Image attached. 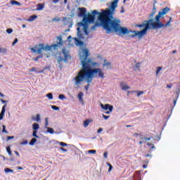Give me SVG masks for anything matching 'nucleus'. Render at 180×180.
I'll list each match as a JSON object with an SVG mask.
<instances>
[{
  "label": "nucleus",
  "instance_id": "obj_1",
  "mask_svg": "<svg viewBox=\"0 0 180 180\" xmlns=\"http://www.w3.org/2000/svg\"><path fill=\"white\" fill-rule=\"evenodd\" d=\"M82 69L78 72L77 76L73 79L75 81V85H77L79 88V85L86 79V82H90L94 78H105V73L101 68H92V67H96L99 65V63L96 62H92V60L89 59L87 60L81 61Z\"/></svg>",
  "mask_w": 180,
  "mask_h": 180
},
{
  "label": "nucleus",
  "instance_id": "obj_2",
  "mask_svg": "<svg viewBox=\"0 0 180 180\" xmlns=\"http://www.w3.org/2000/svg\"><path fill=\"white\" fill-rule=\"evenodd\" d=\"M101 13H102V12L99 13L96 10H94L91 12V14H86L84 18H83L82 22H78L79 27H83L84 32L86 36L89 34V32H88L87 23H94V22H95L96 15H98V20H99L101 25L104 29V30L107 32V33L115 32V33H118L119 36H120V34H122V32H120V29L118 26L115 27V25H112L110 22H106L105 19L101 18Z\"/></svg>",
  "mask_w": 180,
  "mask_h": 180
},
{
  "label": "nucleus",
  "instance_id": "obj_3",
  "mask_svg": "<svg viewBox=\"0 0 180 180\" xmlns=\"http://www.w3.org/2000/svg\"><path fill=\"white\" fill-rule=\"evenodd\" d=\"M162 15L158 13V14L155 17V22H153V19H149L148 20H144L141 24L135 25V27H139V29H142L141 31H131V33L133 34L131 35V37L134 39V37H138L139 40H141L146 34H147V32L149 29H151V26L153 29H161L162 27H167V26H171V22H172V17H170L167 23L164 24L160 20Z\"/></svg>",
  "mask_w": 180,
  "mask_h": 180
},
{
  "label": "nucleus",
  "instance_id": "obj_4",
  "mask_svg": "<svg viewBox=\"0 0 180 180\" xmlns=\"http://www.w3.org/2000/svg\"><path fill=\"white\" fill-rule=\"evenodd\" d=\"M118 2L119 0H114L111 3L110 8H107L105 11H102V13H101V17L100 18L104 19L105 22H110L111 25L115 26V27L118 26L120 29V33H122V34H126L129 33V30L127 27H123L120 25V19L116 18H113V15H115V11H116V8H117Z\"/></svg>",
  "mask_w": 180,
  "mask_h": 180
},
{
  "label": "nucleus",
  "instance_id": "obj_5",
  "mask_svg": "<svg viewBox=\"0 0 180 180\" xmlns=\"http://www.w3.org/2000/svg\"><path fill=\"white\" fill-rule=\"evenodd\" d=\"M56 60L59 65V68L60 70L64 65V63H68L71 60V55L70 54V51L65 48H63L61 52H58L56 56Z\"/></svg>",
  "mask_w": 180,
  "mask_h": 180
},
{
  "label": "nucleus",
  "instance_id": "obj_6",
  "mask_svg": "<svg viewBox=\"0 0 180 180\" xmlns=\"http://www.w3.org/2000/svg\"><path fill=\"white\" fill-rule=\"evenodd\" d=\"M39 47L37 50V54H40V56H37L34 58V60L39 61L40 58H43V51H51V49H53V50H56V47H57V45H46L44 46V44H39Z\"/></svg>",
  "mask_w": 180,
  "mask_h": 180
},
{
  "label": "nucleus",
  "instance_id": "obj_7",
  "mask_svg": "<svg viewBox=\"0 0 180 180\" xmlns=\"http://www.w3.org/2000/svg\"><path fill=\"white\" fill-rule=\"evenodd\" d=\"M79 13L77 14V16L79 18H85L86 16V8L84 7H79L78 8Z\"/></svg>",
  "mask_w": 180,
  "mask_h": 180
},
{
  "label": "nucleus",
  "instance_id": "obj_8",
  "mask_svg": "<svg viewBox=\"0 0 180 180\" xmlns=\"http://www.w3.org/2000/svg\"><path fill=\"white\" fill-rule=\"evenodd\" d=\"M101 106L102 109H104V110H108L105 113H109L110 112H112L113 110L112 105L110 104H105V105L101 104Z\"/></svg>",
  "mask_w": 180,
  "mask_h": 180
},
{
  "label": "nucleus",
  "instance_id": "obj_9",
  "mask_svg": "<svg viewBox=\"0 0 180 180\" xmlns=\"http://www.w3.org/2000/svg\"><path fill=\"white\" fill-rule=\"evenodd\" d=\"M49 126V118H45V129H47V132L50 134H54V129L53 128L47 127Z\"/></svg>",
  "mask_w": 180,
  "mask_h": 180
},
{
  "label": "nucleus",
  "instance_id": "obj_10",
  "mask_svg": "<svg viewBox=\"0 0 180 180\" xmlns=\"http://www.w3.org/2000/svg\"><path fill=\"white\" fill-rule=\"evenodd\" d=\"M83 56L84 58L81 61H88V60H91L88 58V57H89V51L87 49H83Z\"/></svg>",
  "mask_w": 180,
  "mask_h": 180
},
{
  "label": "nucleus",
  "instance_id": "obj_11",
  "mask_svg": "<svg viewBox=\"0 0 180 180\" xmlns=\"http://www.w3.org/2000/svg\"><path fill=\"white\" fill-rule=\"evenodd\" d=\"M103 68H105V70H112V63L108 62V60L105 59Z\"/></svg>",
  "mask_w": 180,
  "mask_h": 180
},
{
  "label": "nucleus",
  "instance_id": "obj_12",
  "mask_svg": "<svg viewBox=\"0 0 180 180\" xmlns=\"http://www.w3.org/2000/svg\"><path fill=\"white\" fill-rule=\"evenodd\" d=\"M57 41L56 44H53V46H56V47H58V46H63V37L61 35H60L59 37H56Z\"/></svg>",
  "mask_w": 180,
  "mask_h": 180
},
{
  "label": "nucleus",
  "instance_id": "obj_13",
  "mask_svg": "<svg viewBox=\"0 0 180 180\" xmlns=\"http://www.w3.org/2000/svg\"><path fill=\"white\" fill-rule=\"evenodd\" d=\"M136 136H140V139L141 140H146V141H150V140H151V139L153 138V136H148V135L146 134L143 136L141 135V134H136Z\"/></svg>",
  "mask_w": 180,
  "mask_h": 180
},
{
  "label": "nucleus",
  "instance_id": "obj_14",
  "mask_svg": "<svg viewBox=\"0 0 180 180\" xmlns=\"http://www.w3.org/2000/svg\"><path fill=\"white\" fill-rule=\"evenodd\" d=\"M120 86L121 89H122V91H127V89H129L130 88L129 85H127L126 83L123 82L120 83Z\"/></svg>",
  "mask_w": 180,
  "mask_h": 180
},
{
  "label": "nucleus",
  "instance_id": "obj_15",
  "mask_svg": "<svg viewBox=\"0 0 180 180\" xmlns=\"http://www.w3.org/2000/svg\"><path fill=\"white\" fill-rule=\"evenodd\" d=\"M169 12V8L166 7L163 8L161 11H159L158 13L164 16V15H167Z\"/></svg>",
  "mask_w": 180,
  "mask_h": 180
},
{
  "label": "nucleus",
  "instance_id": "obj_16",
  "mask_svg": "<svg viewBox=\"0 0 180 180\" xmlns=\"http://www.w3.org/2000/svg\"><path fill=\"white\" fill-rule=\"evenodd\" d=\"M92 122H94V120H92V118L84 120L83 122L84 127H88V126H89V123H92Z\"/></svg>",
  "mask_w": 180,
  "mask_h": 180
},
{
  "label": "nucleus",
  "instance_id": "obj_17",
  "mask_svg": "<svg viewBox=\"0 0 180 180\" xmlns=\"http://www.w3.org/2000/svg\"><path fill=\"white\" fill-rule=\"evenodd\" d=\"M77 37H79V39L84 40L85 37H84V34L81 33V28H79V27H77Z\"/></svg>",
  "mask_w": 180,
  "mask_h": 180
},
{
  "label": "nucleus",
  "instance_id": "obj_18",
  "mask_svg": "<svg viewBox=\"0 0 180 180\" xmlns=\"http://www.w3.org/2000/svg\"><path fill=\"white\" fill-rule=\"evenodd\" d=\"M74 40H75L77 46H84V41L78 39V38H74Z\"/></svg>",
  "mask_w": 180,
  "mask_h": 180
},
{
  "label": "nucleus",
  "instance_id": "obj_19",
  "mask_svg": "<svg viewBox=\"0 0 180 180\" xmlns=\"http://www.w3.org/2000/svg\"><path fill=\"white\" fill-rule=\"evenodd\" d=\"M35 19H37V15H31L27 19V22H33V20H35Z\"/></svg>",
  "mask_w": 180,
  "mask_h": 180
},
{
  "label": "nucleus",
  "instance_id": "obj_20",
  "mask_svg": "<svg viewBox=\"0 0 180 180\" xmlns=\"http://www.w3.org/2000/svg\"><path fill=\"white\" fill-rule=\"evenodd\" d=\"M37 6V11H43L44 9V4H38Z\"/></svg>",
  "mask_w": 180,
  "mask_h": 180
},
{
  "label": "nucleus",
  "instance_id": "obj_21",
  "mask_svg": "<svg viewBox=\"0 0 180 180\" xmlns=\"http://www.w3.org/2000/svg\"><path fill=\"white\" fill-rule=\"evenodd\" d=\"M32 129L34 131H37V130H39L40 129V126L37 123H34L32 125Z\"/></svg>",
  "mask_w": 180,
  "mask_h": 180
},
{
  "label": "nucleus",
  "instance_id": "obj_22",
  "mask_svg": "<svg viewBox=\"0 0 180 180\" xmlns=\"http://www.w3.org/2000/svg\"><path fill=\"white\" fill-rule=\"evenodd\" d=\"M130 92H136V94H137V96H140L141 95H143V94H144L143 91H128V94H130Z\"/></svg>",
  "mask_w": 180,
  "mask_h": 180
},
{
  "label": "nucleus",
  "instance_id": "obj_23",
  "mask_svg": "<svg viewBox=\"0 0 180 180\" xmlns=\"http://www.w3.org/2000/svg\"><path fill=\"white\" fill-rule=\"evenodd\" d=\"M82 96H84V93L80 91L79 94L77 95V98L80 102H82L84 100L82 99Z\"/></svg>",
  "mask_w": 180,
  "mask_h": 180
},
{
  "label": "nucleus",
  "instance_id": "obj_24",
  "mask_svg": "<svg viewBox=\"0 0 180 180\" xmlns=\"http://www.w3.org/2000/svg\"><path fill=\"white\" fill-rule=\"evenodd\" d=\"M36 141H37V139L36 138H32L30 141V146H34Z\"/></svg>",
  "mask_w": 180,
  "mask_h": 180
},
{
  "label": "nucleus",
  "instance_id": "obj_25",
  "mask_svg": "<svg viewBox=\"0 0 180 180\" xmlns=\"http://www.w3.org/2000/svg\"><path fill=\"white\" fill-rule=\"evenodd\" d=\"M0 53H4V54L8 53V49L1 48V46H0Z\"/></svg>",
  "mask_w": 180,
  "mask_h": 180
},
{
  "label": "nucleus",
  "instance_id": "obj_26",
  "mask_svg": "<svg viewBox=\"0 0 180 180\" xmlns=\"http://www.w3.org/2000/svg\"><path fill=\"white\" fill-rule=\"evenodd\" d=\"M11 4L12 5H20V3H19L18 1H16L15 0H11Z\"/></svg>",
  "mask_w": 180,
  "mask_h": 180
},
{
  "label": "nucleus",
  "instance_id": "obj_27",
  "mask_svg": "<svg viewBox=\"0 0 180 180\" xmlns=\"http://www.w3.org/2000/svg\"><path fill=\"white\" fill-rule=\"evenodd\" d=\"M4 172H6V174H8L9 172H13V169H11L9 168H6V169H4Z\"/></svg>",
  "mask_w": 180,
  "mask_h": 180
},
{
  "label": "nucleus",
  "instance_id": "obj_28",
  "mask_svg": "<svg viewBox=\"0 0 180 180\" xmlns=\"http://www.w3.org/2000/svg\"><path fill=\"white\" fill-rule=\"evenodd\" d=\"M8 106V105L5 104L3 107H2V110L1 113H5L6 110V107Z\"/></svg>",
  "mask_w": 180,
  "mask_h": 180
},
{
  "label": "nucleus",
  "instance_id": "obj_29",
  "mask_svg": "<svg viewBox=\"0 0 180 180\" xmlns=\"http://www.w3.org/2000/svg\"><path fill=\"white\" fill-rule=\"evenodd\" d=\"M6 151H7L8 155H12V150H11L10 147L6 148Z\"/></svg>",
  "mask_w": 180,
  "mask_h": 180
},
{
  "label": "nucleus",
  "instance_id": "obj_30",
  "mask_svg": "<svg viewBox=\"0 0 180 180\" xmlns=\"http://www.w3.org/2000/svg\"><path fill=\"white\" fill-rule=\"evenodd\" d=\"M32 136L36 137V139H39V136H37V131H33Z\"/></svg>",
  "mask_w": 180,
  "mask_h": 180
},
{
  "label": "nucleus",
  "instance_id": "obj_31",
  "mask_svg": "<svg viewBox=\"0 0 180 180\" xmlns=\"http://www.w3.org/2000/svg\"><path fill=\"white\" fill-rule=\"evenodd\" d=\"M46 98H48L50 100L53 99V94L49 93L48 94H46Z\"/></svg>",
  "mask_w": 180,
  "mask_h": 180
},
{
  "label": "nucleus",
  "instance_id": "obj_32",
  "mask_svg": "<svg viewBox=\"0 0 180 180\" xmlns=\"http://www.w3.org/2000/svg\"><path fill=\"white\" fill-rule=\"evenodd\" d=\"M58 98L60 99V101H63V99H65V96L64 94H60Z\"/></svg>",
  "mask_w": 180,
  "mask_h": 180
},
{
  "label": "nucleus",
  "instance_id": "obj_33",
  "mask_svg": "<svg viewBox=\"0 0 180 180\" xmlns=\"http://www.w3.org/2000/svg\"><path fill=\"white\" fill-rule=\"evenodd\" d=\"M160 70H162V67H158L156 70V75H158L160 74Z\"/></svg>",
  "mask_w": 180,
  "mask_h": 180
},
{
  "label": "nucleus",
  "instance_id": "obj_34",
  "mask_svg": "<svg viewBox=\"0 0 180 180\" xmlns=\"http://www.w3.org/2000/svg\"><path fill=\"white\" fill-rule=\"evenodd\" d=\"M134 67V68H140L141 67V63H137Z\"/></svg>",
  "mask_w": 180,
  "mask_h": 180
},
{
  "label": "nucleus",
  "instance_id": "obj_35",
  "mask_svg": "<svg viewBox=\"0 0 180 180\" xmlns=\"http://www.w3.org/2000/svg\"><path fill=\"white\" fill-rule=\"evenodd\" d=\"M2 127H3L2 133H6V134H8V131H6V126L3 125Z\"/></svg>",
  "mask_w": 180,
  "mask_h": 180
},
{
  "label": "nucleus",
  "instance_id": "obj_36",
  "mask_svg": "<svg viewBox=\"0 0 180 180\" xmlns=\"http://www.w3.org/2000/svg\"><path fill=\"white\" fill-rule=\"evenodd\" d=\"M13 32V30H12V28H8L6 30V33H8V34H11V33H12Z\"/></svg>",
  "mask_w": 180,
  "mask_h": 180
},
{
  "label": "nucleus",
  "instance_id": "obj_37",
  "mask_svg": "<svg viewBox=\"0 0 180 180\" xmlns=\"http://www.w3.org/2000/svg\"><path fill=\"white\" fill-rule=\"evenodd\" d=\"M27 143H29L27 141V140H24L22 142H21L20 144V146H26V144H27Z\"/></svg>",
  "mask_w": 180,
  "mask_h": 180
},
{
  "label": "nucleus",
  "instance_id": "obj_38",
  "mask_svg": "<svg viewBox=\"0 0 180 180\" xmlns=\"http://www.w3.org/2000/svg\"><path fill=\"white\" fill-rule=\"evenodd\" d=\"M89 154H96V150H88Z\"/></svg>",
  "mask_w": 180,
  "mask_h": 180
},
{
  "label": "nucleus",
  "instance_id": "obj_39",
  "mask_svg": "<svg viewBox=\"0 0 180 180\" xmlns=\"http://www.w3.org/2000/svg\"><path fill=\"white\" fill-rule=\"evenodd\" d=\"M51 108L53 109V110H60V108L56 105H52Z\"/></svg>",
  "mask_w": 180,
  "mask_h": 180
},
{
  "label": "nucleus",
  "instance_id": "obj_40",
  "mask_svg": "<svg viewBox=\"0 0 180 180\" xmlns=\"http://www.w3.org/2000/svg\"><path fill=\"white\" fill-rule=\"evenodd\" d=\"M60 146H61L62 147H67V146H68L67 143H64V142H60L59 143Z\"/></svg>",
  "mask_w": 180,
  "mask_h": 180
},
{
  "label": "nucleus",
  "instance_id": "obj_41",
  "mask_svg": "<svg viewBox=\"0 0 180 180\" xmlns=\"http://www.w3.org/2000/svg\"><path fill=\"white\" fill-rule=\"evenodd\" d=\"M36 122H39L40 121V115L37 114L36 117H35Z\"/></svg>",
  "mask_w": 180,
  "mask_h": 180
},
{
  "label": "nucleus",
  "instance_id": "obj_42",
  "mask_svg": "<svg viewBox=\"0 0 180 180\" xmlns=\"http://www.w3.org/2000/svg\"><path fill=\"white\" fill-rule=\"evenodd\" d=\"M13 139H15L14 136H7V141H9V140H13Z\"/></svg>",
  "mask_w": 180,
  "mask_h": 180
},
{
  "label": "nucleus",
  "instance_id": "obj_43",
  "mask_svg": "<svg viewBox=\"0 0 180 180\" xmlns=\"http://www.w3.org/2000/svg\"><path fill=\"white\" fill-rule=\"evenodd\" d=\"M108 165L109 166L108 172H110V171H112V168H113V166H112L110 163H108Z\"/></svg>",
  "mask_w": 180,
  "mask_h": 180
},
{
  "label": "nucleus",
  "instance_id": "obj_44",
  "mask_svg": "<svg viewBox=\"0 0 180 180\" xmlns=\"http://www.w3.org/2000/svg\"><path fill=\"white\" fill-rule=\"evenodd\" d=\"M147 146H148V147H150L151 149L155 148L154 145L150 143H148Z\"/></svg>",
  "mask_w": 180,
  "mask_h": 180
},
{
  "label": "nucleus",
  "instance_id": "obj_45",
  "mask_svg": "<svg viewBox=\"0 0 180 180\" xmlns=\"http://www.w3.org/2000/svg\"><path fill=\"white\" fill-rule=\"evenodd\" d=\"M37 70V68H32L30 69V72H36Z\"/></svg>",
  "mask_w": 180,
  "mask_h": 180
},
{
  "label": "nucleus",
  "instance_id": "obj_46",
  "mask_svg": "<svg viewBox=\"0 0 180 180\" xmlns=\"http://www.w3.org/2000/svg\"><path fill=\"white\" fill-rule=\"evenodd\" d=\"M18 38H15V39H14V41L13 42V46H15V44H16V43H18Z\"/></svg>",
  "mask_w": 180,
  "mask_h": 180
},
{
  "label": "nucleus",
  "instance_id": "obj_47",
  "mask_svg": "<svg viewBox=\"0 0 180 180\" xmlns=\"http://www.w3.org/2000/svg\"><path fill=\"white\" fill-rule=\"evenodd\" d=\"M4 116H5V113H0V120H2V119H4Z\"/></svg>",
  "mask_w": 180,
  "mask_h": 180
},
{
  "label": "nucleus",
  "instance_id": "obj_48",
  "mask_svg": "<svg viewBox=\"0 0 180 180\" xmlns=\"http://www.w3.org/2000/svg\"><path fill=\"white\" fill-rule=\"evenodd\" d=\"M102 131H103V129L99 128L97 131V133L99 134L100 133H102Z\"/></svg>",
  "mask_w": 180,
  "mask_h": 180
},
{
  "label": "nucleus",
  "instance_id": "obj_49",
  "mask_svg": "<svg viewBox=\"0 0 180 180\" xmlns=\"http://www.w3.org/2000/svg\"><path fill=\"white\" fill-rule=\"evenodd\" d=\"M60 150H61V151H63V153H67V149H65V148H64L63 147H60Z\"/></svg>",
  "mask_w": 180,
  "mask_h": 180
},
{
  "label": "nucleus",
  "instance_id": "obj_50",
  "mask_svg": "<svg viewBox=\"0 0 180 180\" xmlns=\"http://www.w3.org/2000/svg\"><path fill=\"white\" fill-rule=\"evenodd\" d=\"M167 88H168L169 89H171V88H172V83L167 84Z\"/></svg>",
  "mask_w": 180,
  "mask_h": 180
},
{
  "label": "nucleus",
  "instance_id": "obj_51",
  "mask_svg": "<svg viewBox=\"0 0 180 180\" xmlns=\"http://www.w3.org/2000/svg\"><path fill=\"white\" fill-rule=\"evenodd\" d=\"M103 117L105 120H108V119H109V117H110V116H106L105 115L103 114Z\"/></svg>",
  "mask_w": 180,
  "mask_h": 180
},
{
  "label": "nucleus",
  "instance_id": "obj_52",
  "mask_svg": "<svg viewBox=\"0 0 180 180\" xmlns=\"http://www.w3.org/2000/svg\"><path fill=\"white\" fill-rule=\"evenodd\" d=\"M84 89L86 91H88V89H89V84H88L86 86H84Z\"/></svg>",
  "mask_w": 180,
  "mask_h": 180
},
{
  "label": "nucleus",
  "instance_id": "obj_53",
  "mask_svg": "<svg viewBox=\"0 0 180 180\" xmlns=\"http://www.w3.org/2000/svg\"><path fill=\"white\" fill-rule=\"evenodd\" d=\"M104 158H108V152H105L103 154Z\"/></svg>",
  "mask_w": 180,
  "mask_h": 180
},
{
  "label": "nucleus",
  "instance_id": "obj_54",
  "mask_svg": "<svg viewBox=\"0 0 180 180\" xmlns=\"http://www.w3.org/2000/svg\"><path fill=\"white\" fill-rule=\"evenodd\" d=\"M14 153H15V155H18V157H20V155L19 154V152L15 150Z\"/></svg>",
  "mask_w": 180,
  "mask_h": 180
},
{
  "label": "nucleus",
  "instance_id": "obj_55",
  "mask_svg": "<svg viewBox=\"0 0 180 180\" xmlns=\"http://www.w3.org/2000/svg\"><path fill=\"white\" fill-rule=\"evenodd\" d=\"M0 101H1V103H8L7 101H5L4 99H1Z\"/></svg>",
  "mask_w": 180,
  "mask_h": 180
},
{
  "label": "nucleus",
  "instance_id": "obj_56",
  "mask_svg": "<svg viewBox=\"0 0 180 180\" xmlns=\"http://www.w3.org/2000/svg\"><path fill=\"white\" fill-rule=\"evenodd\" d=\"M53 4H58V2H60V0H53Z\"/></svg>",
  "mask_w": 180,
  "mask_h": 180
},
{
  "label": "nucleus",
  "instance_id": "obj_57",
  "mask_svg": "<svg viewBox=\"0 0 180 180\" xmlns=\"http://www.w3.org/2000/svg\"><path fill=\"white\" fill-rule=\"evenodd\" d=\"M96 27V25H94L93 27H91V30H95Z\"/></svg>",
  "mask_w": 180,
  "mask_h": 180
},
{
  "label": "nucleus",
  "instance_id": "obj_58",
  "mask_svg": "<svg viewBox=\"0 0 180 180\" xmlns=\"http://www.w3.org/2000/svg\"><path fill=\"white\" fill-rule=\"evenodd\" d=\"M176 53H178V51L176 50H174V51H172V54H175Z\"/></svg>",
  "mask_w": 180,
  "mask_h": 180
},
{
  "label": "nucleus",
  "instance_id": "obj_59",
  "mask_svg": "<svg viewBox=\"0 0 180 180\" xmlns=\"http://www.w3.org/2000/svg\"><path fill=\"white\" fill-rule=\"evenodd\" d=\"M0 96H1V98H4V96H5V95H4V94H2L1 92H0Z\"/></svg>",
  "mask_w": 180,
  "mask_h": 180
},
{
  "label": "nucleus",
  "instance_id": "obj_60",
  "mask_svg": "<svg viewBox=\"0 0 180 180\" xmlns=\"http://www.w3.org/2000/svg\"><path fill=\"white\" fill-rule=\"evenodd\" d=\"M146 158H148V157H151V155L147 154V155H146Z\"/></svg>",
  "mask_w": 180,
  "mask_h": 180
},
{
  "label": "nucleus",
  "instance_id": "obj_61",
  "mask_svg": "<svg viewBox=\"0 0 180 180\" xmlns=\"http://www.w3.org/2000/svg\"><path fill=\"white\" fill-rule=\"evenodd\" d=\"M173 103H174V105H175L176 104V100L174 99V100L173 101Z\"/></svg>",
  "mask_w": 180,
  "mask_h": 180
},
{
  "label": "nucleus",
  "instance_id": "obj_62",
  "mask_svg": "<svg viewBox=\"0 0 180 180\" xmlns=\"http://www.w3.org/2000/svg\"><path fill=\"white\" fill-rule=\"evenodd\" d=\"M142 167H143V168L146 169V168H147V165H143Z\"/></svg>",
  "mask_w": 180,
  "mask_h": 180
},
{
  "label": "nucleus",
  "instance_id": "obj_63",
  "mask_svg": "<svg viewBox=\"0 0 180 180\" xmlns=\"http://www.w3.org/2000/svg\"><path fill=\"white\" fill-rule=\"evenodd\" d=\"M17 169H23V167H18Z\"/></svg>",
  "mask_w": 180,
  "mask_h": 180
},
{
  "label": "nucleus",
  "instance_id": "obj_64",
  "mask_svg": "<svg viewBox=\"0 0 180 180\" xmlns=\"http://www.w3.org/2000/svg\"><path fill=\"white\" fill-rule=\"evenodd\" d=\"M67 2H68V0H64V4H67Z\"/></svg>",
  "mask_w": 180,
  "mask_h": 180
}]
</instances>
